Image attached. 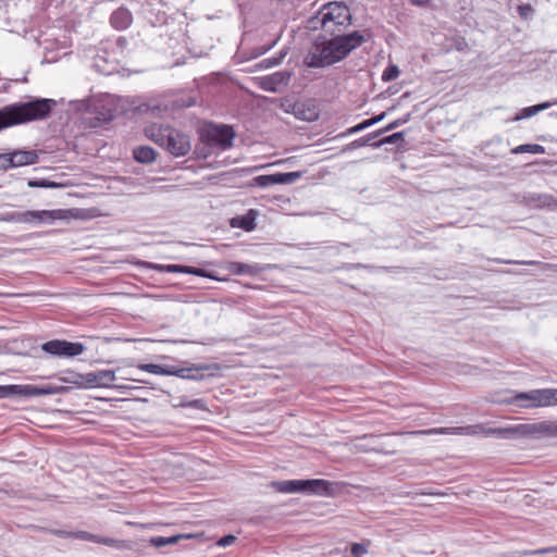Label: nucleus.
<instances>
[{"instance_id":"f257e3e1","label":"nucleus","mask_w":557,"mask_h":557,"mask_svg":"<svg viewBox=\"0 0 557 557\" xmlns=\"http://www.w3.org/2000/svg\"><path fill=\"white\" fill-rule=\"evenodd\" d=\"M366 41L363 35L351 32L346 35H323L313 42V50L304 59L307 67L320 69L344 60L354 49Z\"/></svg>"},{"instance_id":"f03ea898","label":"nucleus","mask_w":557,"mask_h":557,"mask_svg":"<svg viewBox=\"0 0 557 557\" xmlns=\"http://www.w3.org/2000/svg\"><path fill=\"white\" fill-rule=\"evenodd\" d=\"M55 106V100L48 98H34L29 101L5 106L0 109V131L18 124L44 120L50 115Z\"/></svg>"},{"instance_id":"7ed1b4c3","label":"nucleus","mask_w":557,"mask_h":557,"mask_svg":"<svg viewBox=\"0 0 557 557\" xmlns=\"http://www.w3.org/2000/svg\"><path fill=\"white\" fill-rule=\"evenodd\" d=\"M72 103L74 109L81 114L83 124L90 128L108 124L114 119L117 111L115 97L108 94L77 100Z\"/></svg>"},{"instance_id":"20e7f679","label":"nucleus","mask_w":557,"mask_h":557,"mask_svg":"<svg viewBox=\"0 0 557 557\" xmlns=\"http://www.w3.org/2000/svg\"><path fill=\"white\" fill-rule=\"evenodd\" d=\"M145 135L176 158L191 150L189 135L171 126L152 124L145 128Z\"/></svg>"},{"instance_id":"39448f33","label":"nucleus","mask_w":557,"mask_h":557,"mask_svg":"<svg viewBox=\"0 0 557 557\" xmlns=\"http://www.w3.org/2000/svg\"><path fill=\"white\" fill-rule=\"evenodd\" d=\"M311 23L314 28L320 24L325 35H344L351 24V13L344 2L333 1L324 4Z\"/></svg>"},{"instance_id":"423d86ee","label":"nucleus","mask_w":557,"mask_h":557,"mask_svg":"<svg viewBox=\"0 0 557 557\" xmlns=\"http://www.w3.org/2000/svg\"><path fill=\"white\" fill-rule=\"evenodd\" d=\"M486 435L499 438H543L557 437V422L541 421L521 423L507 428H488L483 431Z\"/></svg>"},{"instance_id":"0eeeda50","label":"nucleus","mask_w":557,"mask_h":557,"mask_svg":"<svg viewBox=\"0 0 557 557\" xmlns=\"http://www.w3.org/2000/svg\"><path fill=\"white\" fill-rule=\"evenodd\" d=\"M236 133L231 125L215 124L213 122L207 123L200 131V140L206 145L208 151L201 156L207 158L212 149L220 151L228 150L233 147V141Z\"/></svg>"},{"instance_id":"6e6552de","label":"nucleus","mask_w":557,"mask_h":557,"mask_svg":"<svg viewBox=\"0 0 557 557\" xmlns=\"http://www.w3.org/2000/svg\"><path fill=\"white\" fill-rule=\"evenodd\" d=\"M273 486L280 493H304L315 495H331L333 483L323 479L286 480L273 482Z\"/></svg>"},{"instance_id":"1a4fd4ad","label":"nucleus","mask_w":557,"mask_h":557,"mask_svg":"<svg viewBox=\"0 0 557 557\" xmlns=\"http://www.w3.org/2000/svg\"><path fill=\"white\" fill-rule=\"evenodd\" d=\"M62 210H27L24 212L12 211L0 213V222L51 224L55 220L63 219Z\"/></svg>"},{"instance_id":"9d476101","label":"nucleus","mask_w":557,"mask_h":557,"mask_svg":"<svg viewBox=\"0 0 557 557\" xmlns=\"http://www.w3.org/2000/svg\"><path fill=\"white\" fill-rule=\"evenodd\" d=\"M69 391L67 386H57V385H0V399L8 398L11 396H22V397H37L45 395H57L63 394Z\"/></svg>"},{"instance_id":"9b49d317","label":"nucleus","mask_w":557,"mask_h":557,"mask_svg":"<svg viewBox=\"0 0 557 557\" xmlns=\"http://www.w3.org/2000/svg\"><path fill=\"white\" fill-rule=\"evenodd\" d=\"M509 404L520 408H536L557 404V388L519 393L509 400Z\"/></svg>"},{"instance_id":"f8f14e48","label":"nucleus","mask_w":557,"mask_h":557,"mask_svg":"<svg viewBox=\"0 0 557 557\" xmlns=\"http://www.w3.org/2000/svg\"><path fill=\"white\" fill-rule=\"evenodd\" d=\"M210 366H191L188 368H181L171 364H154L146 363L141 364V371H146L153 374L174 375L177 377L199 381L203 379L202 374H199L202 370H209Z\"/></svg>"},{"instance_id":"ddd939ff","label":"nucleus","mask_w":557,"mask_h":557,"mask_svg":"<svg viewBox=\"0 0 557 557\" xmlns=\"http://www.w3.org/2000/svg\"><path fill=\"white\" fill-rule=\"evenodd\" d=\"M41 349L53 356L59 357H75L81 355L85 350V346L82 343H71L62 339H52L44 343Z\"/></svg>"},{"instance_id":"4468645a","label":"nucleus","mask_w":557,"mask_h":557,"mask_svg":"<svg viewBox=\"0 0 557 557\" xmlns=\"http://www.w3.org/2000/svg\"><path fill=\"white\" fill-rule=\"evenodd\" d=\"M320 116V108L314 99L297 100L296 119L307 122L317 121Z\"/></svg>"},{"instance_id":"2eb2a0df","label":"nucleus","mask_w":557,"mask_h":557,"mask_svg":"<svg viewBox=\"0 0 557 557\" xmlns=\"http://www.w3.org/2000/svg\"><path fill=\"white\" fill-rule=\"evenodd\" d=\"M290 77L292 73L289 71H278L263 77L261 86L267 91L275 92L277 91L278 87L287 86Z\"/></svg>"},{"instance_id":"dca6fc26","label":"nucleus","mask_w":557,"mask_h":557,"mask_svg":"<svg viewBox=\"0 0 557 557\" xmlns=\"http://www.w3.org/2000/svg\"><path fill=\"white\" fill-rule=\"evenodd\" d=\"M10 156L12 168L32 165L38 162V153L35 150H14L7 152Z\"/></svg>"},{"instance_id":"f3484780","label":"nucleus","mask_w":557,"mask_h":557,"mask_svg":"<svg viewBox=\"0 0 557 557\" xmlns=\"http://www.w3.org/2000/svg\"><path fill=\"white\" fill-rule=\"evenodd\" d=\"M226 270L236 275H257L261 272V268L258 264H247L237 261H231L226 264Z\"/></svg>"},{"instance_id":"a211bd4d","label":"nucleus","mask_w":557,"mask_h":557,"mask_svg":"<svg viewBox=\"0 0 557 557\" xmlns=\"http://www.w3.org/2000/svg\"><path fill=\"white\" fill-rule=\"evenodd\" d=\"M478 429H482L480 425H467L456 428H435L422 431L423 434H467L473 435L478 433Z\"/></svg>"},{"instance_id":"6ab92c4d","label":"nucleus","mask_w":557,"mask_h":557,"mask_svg":"<svg viewBox=\"0 0 557 557\" xmlns=\"http://www.w3.org/2000/svg\"><path fill=\"white\" fill-rule=\"evenodd\" d=\"M141 268L157 269L160 272L193 274L194 267L183 264H152L141 260Z\"/></svg>"},{"instance_id":"aec40b11","label":"nucleus","mask_w":557,"mask_h":557,"mask_svg":"<svg viewBox=\"0 0 557 557\" xmlns=\"http://www.w3.org/2000/svg\"><path fill=\"white\" fill-rule=\"evenodd\" d=\"M132 22V14L128 10L120 8L110 17L111 25L116 29H125Z\"/></svg>"},{"instance_id":"412c9836","label":"nucleus","mask_w":557,"mask_h":557,"mask_svg":"<svg viewBox=\"0 0 557 557\" xmlns=\"http://www.w3.org/2000/svg\"><path fill=\"white\" fill-rule=\"evenodd\" d=\"M231 225L233 227H239L246 232H250L256 227V214L253 210H249L248 213L244 215L235 216L231 220Z\"/></svg>"},{"instance_id":"4be33fe9","label":"nucleus","mask_w":557,"mask_h":557,"mask_svg":"<svg viewBox=\"0 0 557 557\" xmlns=\"http://www.w3.org/2000/svg\"><path fill=\"white\" fill-rule=\"evenodd\" d=\"M385 115H386V112H382V113L374 115L370 119L363 120L362 122L358 123L357 125L351 126V127L347 128L345 132L341 133L338 135V137H346V136L359 133V132L381 122L385 117Z\"/></svg>"},{"instance_id":"5701e85b","label":"nucleus","mask_w":557,"mask_h":557,"mask_svg":"<svg viewBox=\"0 0 557 557\" xmlns=\"http://www.w3.org/2000/svg\"><path fill=\"white\" fill-rule=\"evenodd\" d=\"M555 103H557V101H555V102L546 101V102H542V103H539L535 106L523 108L516 114V116L513 117V121H520L523 119L532 117L533 115L537 114L539 112L550 108Z\"/></svg>"},{"instance_id":"b1692460","label":"nucleus","mask_w":557,"mask_h":557,"mask_svg":"<svg viewBox=\"0 0 557 557\" xmlns=\"http://www.w3.org/2000/svg\"><path fill=\"white\" fill-rule=\"evenodd\" d=\"M379 136H381V132H379V131L369 133L366 136H362V137L356 139V140L347 144L343 148L342 151L346 152V151H351V150H355V149H358V148H361V147H364V146H372V144L374 143L373 140L375 138H377Z\"/></svg>"},{"instance_id":"393cba45","label":"nucleus","mask_w":557,"mask_h":557,"mask_svg":"<svg viewBox=\"0 0 557 557\" xmlns=\"http://www.w3.org/2000/svg\"><path fill=\"white\" fill-rule=\"evenodd\" d=\"M189 535L185 534H178V535H172V536H152L149 539L150 545L154 547H163L169 544H175L182 539H188Z\"/></svg>"},{"instance_id":"a878e982","label":"nucleus","mask_w":557,"mask_h":557,"mask_svg":"<svg viewBox=\"0 0 557 557\" xmlns=\"http://www.w3.org/2000/svg\"><path fill=\"white\" fill-rule=\"evenodd\" d=\"M399 143H401V144L405 143V132H396V133H393V134H391L388 136H385L382 139L374 141L372 144V147L373 148H380L383 145L399 144Z\"/></svg>"},{"instance_id":"bb28decb","label":"nucleus","mask_w":557,"mask_h":557,"mask_svg":"<svg viewBox=\"0 0 557 557\" xmlns=\"http://www.w3.org/2000/svg\"><path fill=\"white\" fill-rule=\"evenodd\" d=\"M30 188H62L64 184L48 178H33L27 183Z\"/></svg>"},{"instance_id":"cd10ccee","label":"nucleus","mask_w":557,"mask_h":557,"mask_svg":"<svg viewBox=\"0 0 557 557\" xmlns=\"http://www.w3.org/2000/svg\"><path fill=\"white\" fill-rule=\"evenodd\" d=\"M97 386H109L115 380V373L112 370L96 371Z\"/></svg>"},{"instance_id":"c85d7f7f","label":"nucleus","mask_w":557,"mask_h":557,"mask_svg":"<svg viewBox=\"0 0 557 557\" xmlns=\"http://www.w3.org/2000/svg\"><path fill=\"white\" fill-rule=\"evenodd\" d=\"M545 149L543 146L541 145H537V144H525V145H520L516 148H513L511 150L512 153L515 154H518V153H524V152H529V153H544Z\"/></svg>"},{"instance_id":"c756f323","label":"nucleus","mask_w":557,"mask_h":557,"mask_svg":"<svg viewBox=\"0 0 557 557\" xmlns=\"http://www.w3.org/2000/svg\"><path fill=\"white\" fill-rule=\"evenodd\" d=\"M255 185L258 187H269L277 184V174L259 175L253 178Z\"/></svg>"},{"instance_id":"7c9ffc66","label":"nucleus","mask_w":557,"mask_h":557,"mask_svg":"<svg viewBox=\"0 0 557 557\" xmlns=\"http://www.w3.org/2000/svg\"><path fill=\"white\" fill-rule=\"evenodd\" d=\"M410 117H411V114L407 113L403 117L396 119L393 122H391L389 124H387L385 127L379 129V132H381V135H382L389 131L396 129V128L400 127L401 125L406 124L410 120Z\"/></svg>"},{"instance_id":"2f4dec72","label":"nucleus","mask_w":557,"mask_h":557,"mask_svg":"<svg viewBox=\"0 0 557 557\" xmlns=\"http://www.w3.org/2000/svg\"><path fill=\"white\" fill-rule=\"evenodd\" d=\"M277 184H292L301 177V172L276 173Z\"/></svg>"},{"instance_id":"473e14b6","label":"nucleus","mask_w":557,"mask_h":557,"mask_svg":"<svg viewBox=\"0 0 557 557\" xmlns=\"http://www.w3.org/2000/svg\"><path fill=\"white\" fill-rule=\"evenodd\" d=\"M399 73H400V71H399L398 66L395 64H391L384 70V72L382 74V81L383 82L394 81L399 76Z\"/></svg>"},{"instance_id":"72a5a7b5","label":"nucleus","mask_w":557,"mask_h":557,"mask_svg":"<svg viewBox=\"0 0 557 557\" xmlns=\"http://www.w3.org/2000/svg\"><path fill=\"white\" fill-rule=\"evenodd\" d=\"M96 543L103 544V545H107L110 547H116L120 549L127 547V545L124 541H119V540H114L111 537H103V536H98V541Z\"/></svg>"},{"instance_id":"f704fd0d","label":"nucleus","mask_w":557,"mask_h":557,"mask_svg":"<svg viewBox=\"0 0 557 557\" xmlns=\"http://www.w3.org/2000/svg\"><path fill=\"white\" fill-rule=\"evenodd\" d=\"M157 151L148 146H141V164L151 163L156 160Z\"/></svg>"},{"instance_id":"c9c22d12","label":"nucleus","mask_w":557,"mask_h":557,"mask_svg":"<svg viewBox=\"0 0 557 557\" xmlns=\"http://www.w3.org/2000/svg\"><path fill=\"white\" fill-rule=\"evenodd\" d=\"M181 406L182 407H190V408L203 410V411L208 410L207 404L202 398L193 399L189 401H182Z\"/></svg>"},{"instance_id":"e433bc0d","label":"nucleus","mask_w":557,"mask_h":557,"mask_svg":"<svg viewBox=\"0 0 557 557\" xmlns=\"http://www.w3.org/2000/svg\"><path fill=\"white\" fill-rule=\"evenodd\" d=\"M79 379L83 381V386H97L96 371L86 374H81Z\"/></svg>"},{"instance_id":"4c0bfd02","label":"nucleus","mask_w":557,"mask_h":557,"mask_svg":"<svg viewBox=\"0 0 557 557\" xmlns=\"http://www.w3.org/2000/svg\"><path fill=\"white\" fill-rule=\"evenodd\" d=\"M350 553L354 557H363L368 553V548L362 543H354Z\"/></svg>"},{"instance_id":"58836bf2","label":"nucleus","mask_w":557,"mask_h":557,"mask_svg":"<svg viewBox=\"0 0 557 557\" xmlns=\"http://www.w3.org/2000/svg\"><path fill=\"white\" fill-rule=\"evenodd\" d=\"M517 10L520 17L524 20L531 17L534 13V9L530 4H520Z\"/></svg>"},{"instance_id":"ea45409f","label":"nucleus","mask_w":557,"mask_h":557,"mask_svg":"<svg viewBox=\"0 0 557 557\" xmlns=\"http://www.w3.org/2000/svg\"><path fill=\"white\" fill-rule=\"evenodd\" d=\"M73 537L84 540V541L94 542V543H96L98 541V535H95V534H91V533H88L85 531L73 532Z\"/></svg>"},{"instance_id":"a19ab883","label":"nucleus","mask_w":557,"mask_h":557,"mask_svg":"<svg viewBox=\"0 0 557 557\" xmlns=\"http://www.w3.org/2000/svg\"><path fill=\"white\" fill-rule=\"evenodd\" d=\"M557 552V547H546V548H540L535 550H523L519 553L520 556H527V555H544L548 553Z\"/></svg>"},{"instance_id":"79ce46f5","label":"nucleus","mask_w":557,"mask_h":557,"mask_svg":"<svg viewBox=\"0 0 557 557\" xmlns=\"http://www.w3.org/2000/svg\"><path fill=\"white\" fill-rule=\"evenodd\" d=\"M282 109H283L286 113H290V114H293V115L296 117V113H297V101L285 100V101L282 103Z\"/></svg>"},{"instance_id":"37998d69","label":"nucleus","mask_w":557,"mask_h":557,"mask_svg":"<svg viewBox=\"0 0 557 557\" xmlns=\"http://www.w3.org/2000/svg\"><path fill=\"white\" fill-rule=\"evenodd\" d=\"M493 261L496 263H503V264H542L539 261H516V260H507V259H500V258L493 259Z\"/></svg>"},{"instance_id":"c03bdc74","label":"nucleus","mask_w":557,"mask_h":557,"mask_svg":"<svg viewBox=\"0 0 557 557\" xmlns=\"http://www.w3.org/2000/svg\"><path fill=\"white\" fill-rule=\"evenodd\" d=\"M194 271L195 272L193 273V275L207 277V278H211V280H219V277L215 276L214 273L209 272L205 269L194 267Z\"/></svg>"},{"instance_id":"a18cd8bd","label":"nucleus","mask_w":557,"mask_h":557,"mask_svg":"<svg viewBox=\"0 0 557 557\" xmlns=\"http://www.w3.org/2000/svg\"><path fill=\"white\" fill-rule=\"evenodd\" d=\"M81 374H73L71 376L61 377V381L64 383L74 384L77 386H83V381L79 379Z\"/></svg>"},{"instance_id":"49530a36","label":"nucleus","mask_w":557,"mask_h":557,"mask_svg":"<svg viewBox=\"0 0 557 557\" xmlns=\"http://www.w3.org/2000/svg\"><path fill=\"white\" fill-rule=\"evenodd\" d=\"M10 156L7 153H0V170H8L12 168Z\"/></svg>"},{"instance_id":"de8ad7c7","label":"nucleus","mask_w":557,"mask_h":557,"mask_svg":"<svg viewBox=\"0 0 557 557\" xmlns=\"http://www.w3.org/2000/svg\"><path fill=\"white\" fill-rule=\"evenodd\" d=\"M236 537L234 535H225V536H222L219 541H218V545L220 546H228L231 544H233L235 542Z\"/></svg>"},{"instance_id":"09e8293b","label":"nucleus","mask_w":557,"mask_h":557,"mask_svg":"<svg viewBox=\"0 0 557 557\" xmlns=\"http://www.w3.org/2000/svg\"><path fill=\"white\" fill-rule=\"evenodd\" d=\"M51 533L59 537H73V532H67L64 530H52Z\"/></svg>"},{"instance_id":"8fccbe9b","label":"nucleus","mask_w":557,"mask_h":557,"mask_svg":"<svg viewBox=\"0 0 557 557\" xmlns=\"http://www.w3.org/2000/svg\"><path fill=\"white\" fill-rule=\"evenodd\" d=\"M412 4L418 7H425L431 0H410Z\"/></svg>"},{"instance_id":"3c124183","label":"nucleus","mask_w":557,"mask_h":557,"mask_svg":"<svg viewBox=\"0 0 557 557\" xmlns=\"http://www.w3.org/2000/svg\"><path fill=\"white\" fill-rule=\"evenodd\" d=\"M127 45V39L124 38V37H119L117 39V46L121 48V49H124Z\"/></svg>"},{"instance_id":"603ef678","label":"nucleus","mask_w":557,"mask_h":557,"mask_svg":"<svg viewBox=\"0 0 557 557\" xmlns=\"http://www.w3.org/2000/svg\"><path fill=\"white\" fill-rule=\"evenodd\" d=\"M284 55H285V52L281 53V55L278 58H274V59L269 60V62L272 65H276V64H278L281 62V60L284 58Z\"/></svg>"},{"instance_id":"864d4df0","label":"nucleus","mask_w":557,"mask_h":557,"mask_svg":"<svg viewBox=\"0 0 557 557\" xmlns=\"http://www.w3.org/2000/svg\"><path fill=\"white\" fill-rule=\"evenodd\" d=\"M133 157L134 159L139 162V157H140V153H139V147H136L133 149Z\"/></svg>"},{"instance_id":"5fc2aeb1","label":"nucleus","mask_w":557,"mask_h":557,"mask_svg":"<svg viewBox=\"0 0 557 557\" xmlns=\"http://www.w3.org/2000/svg\"><path fill=\"white\" fill-rule=\"evenodd\" d=\"M140 108H141V114L147 112L150 109L149 106L144 102H141Z\"/></svg>"},{"instance_id":"6e6d98bb","label":"nucleus","mask_w":557,"mask_h":557,"mask_svg":"<svg viewBox=\"0 0 557 557\" xmlns=\"http://www.w3.org/2000/svg\"><path fill=\"white\" fill-rule=\"evenodd\" d=\"M140 383H141V384H148V382H147V381H145V380H140Z\"/></svg>"}]
</instances>
